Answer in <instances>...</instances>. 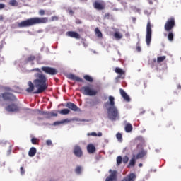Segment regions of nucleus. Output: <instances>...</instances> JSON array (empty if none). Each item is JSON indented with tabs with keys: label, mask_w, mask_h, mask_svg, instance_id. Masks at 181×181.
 <instances>
[{
	"label": "nucleus",
	"mask_w": 181,
	"mask_h": 181,
	"mask_svg": "<svg viewBox=\"0 0 181 181\" xmlns=\"http://www.w3.org/2000/svg\"><path fill=\"white\" fill-rule=\"evenodd\" d=\"M32 71H36L34 74L35 79L33 81H28V88L25 90L27 93H32L33 94H42L45 93L49 84H47V77L46 75L43 74L40 69L35 68L32 70Z\"/></svg>",
	"instance_id": "obj_1"
},
{
	"label": "nucleus",
	"mask_w": 181,
	"mask_h": 181,
	"mask_svg": "<svg viewBox=\"0 0 181 181\" xmlns=\"http://www.w3.org/2000/svg\"><path fill=\"white\" fill-rule=\"evenodd\" d=\"M49 18L47 17H34L23 21L18 23L19 28H29L35 25H40L41 23H47Z\"/></svg>",
	"instance_id": "obj_2"
},
{
	"label": "nucleus",
	"mask_w": 181,
	"mask_h": 181,
	"mask_svg": "<svg viewBox=\"0 0 181 181\" xmlns=\"http://www.w3.org/2000/svg\"><path fill=\"white\" fill-rule=\"evenodd\" d=\"M80 93L83 95H88L89 97H94L98 94V90L93 89L90 86H85L79 89Z\"/></svg>",
	"instance_id": "obj_3"
},
{
	"label": "nucleus",
	"mask_w": 181,
	"mask_h": 181,
	"mask_svg": "<svg viewBox=\"0 0 181 181\" xmlns=\"http://www.w3.org/2000/svg\"><path fill=\"white\" fill-rule=\"evenodd\" d=\"M106 108L109 119L115 121L118 118V109H117V107H107Z\"/></svg>",
	"instance_id": "obj_4"
},
{
	"label": "nucleus",
	"mask_w": 181,
	"mask_h": 181,
	"mask_svg": "<svg viewBox=\"0 0 181 181\" xmlns=\"http://www.w3.org/2000/svg\"><path fill=\"white\" fill-rule=\"evenodd\" d=\"M151 40H152V27L151 25V21H148L146 25V43L147 46L151 45Z\"/></svg>",
	"instance_id": "obj_5"
},
{
	"label": "nucleus",
	"mask_w": 181,
	"mask_h": 181,
	"mask_svg": "<svg viewBox=\"0 0 181 181\" xmlns=\"http://www.w3.org/2000/svg\"><path fill=\"white\" fill-rule=\"evenodd\" d=\"M175 25L176 22L173 17H170V18H168L164 25V29L165 32H170L172 29L175 28Z\"/></svg>",
	"instance_id": "obj_6"
},
{
	"label": "nucleus",
	"mask_w": 181,
	"mask_h": 181,
	"mask_svg": "<svg viewBox=\"0 0 181 181\" xmlns=\"http://www.w3.org/2000/svg\"><path fill=\"white\" fill-rule=\"evenodd\" d=\"M40 70L45 73V74H49V76H56L59 71H57L55 68L50 66H42Z\"/></svg>",
	"instance_id": "obj_7"
},
{
	"label": "nucleus",
	"mask_w": 181,
	"mask_h": 181,
	"mask_svg": "<svg viewBox=\"0 0 181 181\" xmlns=\"http://www.w3.org/2000/svg\"><path fill=\"white\" fill-rule=\"evenodd\" d=\"M2 98L4 101H10L11 103L16 101V96L11 93V92H5L2 93Z\"/></svg>",
	"instance_id": "obj_8"
},
{
	"label": "nucleus",
	"mask_w": 181,
	"mask_h": 181,
	"mask_svg": "<svg viewBox=\"0 0 181 181\" xmlns=\"http://www.w3.org/2000/svg\"><path fill=\"white\" fill-rule=\"evenodd\" d=\"M6 111L8 112H18L21 111V107L16 103H11L5 107Z\"/></svg>",
	"instance_id": "obj_9"
},
{
	"label": "nucleus",
	"mask_w": 181,
	"mask_h": 181,
	"mask_svg": "<svg viewBox=\"0 0 181 181\" xmlns=\"http://www.w3.org/2000/svg\"><path fill=\"white\" fill-rule=\"evenodd\" d=\"M110 175L106 177L105 181H117V170H109Z\"/></svg>",
	"instance_id": "obj_10"
},
{
	"label": "nucleus",
	"mask_w": 181,
	"mask_h": 181,
	"mask_svg": "<svg viewBox=\"0 0 181 181\" xmlns=\"http://www.w3.org/2000/svg\"><path fill=\"white\" fill-rule=\"evenodd\" d=\"M115 72L118 74V76L116 77V80H119V78H125V71H124L122 69L116 67L115 69Z\"/></svg>",
	"instance_id": "obj_11"
},
{
	"label": "nucleus",
	"mask_w": 181,
	"mask_h": 181,
	"mask_svg": "<svg viewBox=\"0 0 181 181\" xmlns=\"http://www.w3.org/2000/svg\"><path fill=\"white\" fill-rule=\"evenodd\" d=\"M93 8L98 11H103V9H105V3L104 1H95Z\"/></svg>",
	"instance_id": "obj_12"
},
{
	"label": "nucleus",
	"mask_w": 181,
	"mask_h": 181,
	"mask_svg": "<svg viewBox=\"0 0 181 181\" xmlns=\"http://www.w3.org/2000/svg\"><path fill=\"white\" fill-rule=\"evenodd\" d=\"M73 152L75 156H76L77 158H81L83 156V150L81 149V147H80V146H75L74 147Z\"/></svg>",
	"instance_id": "obj_13"
},
{
	"label": "nucleus",
	"mask_w": 181,
	"mask_h": 181,
	"mask_svg": "<svg viewBox=\"0 0 181 181\" xmlns=\"http://www.w3.org/2000/svg\"><path fill=\"white\" fill-rule=\"evenodd\" d=\"M67 78L69 80H73L74 81H78V83H84V80L83 78L73 74H69L66 76Z\"/></svg>",
	"instance_id": "obj_14"
},
{
	"label": "nucleus",
	"mask_w": 181,
	"mask_h": 181,
	"mask_svg": "<svg viewBox=\"0 0 181 181\" xmlns=\"http://www.w3.org/2000/svg\"><path fill=\"white\" fill-rule=\"evenodd\" d=\"M148 154V151L142 148L136 156H133V158L136 159H142L144 156H146Z\"/></svg>",
	"instance_id": "obj_15"
},
{
	"label": "nucleus",
	"mask_w": 181,
	"mask_h": 181,
	"mask_svg": "<svg viewBox=\"0 0 181 181\" xmlns=\"http://www.w3.org/2000/svg\"><path fill=\"white\" fill-rule=\"evenodd\" d=\"M119 93H120L121 96L122 97V98L124 100V101H127V103H129V101H131V98H129V95H128V94H127V92H125V90H124V89L120 88Z\"/></svg>",
	"instance_id": "obj_16"
},
{
	"label": "nucleus",
	"mask_w": 181,
	"mask_h": 181,
	"mask_svg": "<svg viewBox=\"0 0 181 181\" xmlns=\"http://www.w3.org/2000/svg\"><path fill=\"white\" fill-rule=\"evenodd\" d=\"M66 35H68L69 37H74V39H81V36H80V34L76 31H68L66 33Z\"/></svg>",
	"instance_id": "obj_17"
},
{
	"label": "nucleus",
	"mask_w": 181,
	"mask_h": 181,
	"mask_svg": "<svg viewBox=\"0 0 181 181\" xmlns=\"http://www.w3.org/2000/svg\"><path fill=\"white\" fill-rule=\"evenodd\" d=\"M106 108L107 107H115V98L114 96H109V102L105 104Z\"/></svg>",
	"instance_id": "obj_18"
},
{
	"label": "nucleus",
	"mask_w": 181,
	"mask_h": 181,
	"mask_svg": "<svg viewBox=\"0 0 181 181\" xmlns=\"http://www.w3.org/2000/svg\"><path fill=\"white\" fill-rule=\"evenodd\" d=\"M66 107H67V108H69V110H71L72 111H78L80 110V108H78V107H77L76 104L71 102L66 103Z\"/></svg>",
	"instance_id": "obj_19"
},
{
	"label": "nucleus",
	"mask_w": 181,
	"mask_h": 181,
	"mask_svg": "<svg viewBox=\"0 0 181 181\" xmlns=\"http://www.w3.org/2000/svg\"><path fill=\"white\" fill-rule=\"evenodd\" d=\"M123 179L126 181H135L136 180V175H135L134 173H132L128 174L127 176Z\"/></svg>",
	"instance_id": "obj_20"
},
{
	"label": "nucleus",
	"mask_w": 181,
	"mask_h": 181,
	"mask_svg": "<svg viewBox=\"0 0 181 181\" xmlns=\"http://www.w3.org/2000/svg\"><path fill=\"white\" fill-rule=\"evenodd\" d=\"M87 151L88 153H94L95 152V146L93 144H90L87 146Z\"/></svg>",
	"instance_id": "obj_21"
},
{
	"label": "nucleus",
	"mask_w": 181,
	"mask_h": 181,
	"mask_svg": "<svg viewBox=\"0 0 181 181\" xmlns=\"http://www.w3.org/2000/svg\"><path fill=\"white\" fill-rule=\"evenodd\" d=\"M135 142L136 144H145V139H144V137H142V136H139L135 139Z\"/></svg>",
	"instance_id": "obj_22"
},
{
	"label": "nucleus",
	"mask_w": 181,
	"mask_h": 181,
	"mask_svg": "<svg viewBox=\"0 0 181 181\" xmlns=\"http://www.w3.org/2000/svg\"><path fill=\"white\" fill-rule=\"evenodd\" d=\"M36 148L32 147L28 152V155L32 158L36 155Z\"/></svg>",
	"instance_id": "obj_23"
},
{
	"label": "nucleus",
	"mask_w": 181,
	"mask_h": 181,
	"mask_svg": "<svg viewBox=\"0 0 181 181\" xmlns=\"http://www.w3.org/2000/svg\"><path fill=\"white\" fill-rule=\"evenodd\" d=\"M70 122V120L69 119H64L60 122H54L53 125H60V124H66Z\"/></svg>",
	"instance_id": "obj_24"
},
{
	"label": "nucleus",
	"mask_w": 181,
	"mask_h": 181,
	"mask_svg": "<svg viewBox=\"0 0 181 181\" xmlns=\"http://www.w3.org/2000/svg\"><path fill=\"white\" fill-rule=\"evenodd\" d=\"M36 59V57L35 55H30L25 60V63H29L30 62H33Z\"/></svg>",
	"instance_id": "obj_25"
},
{
	"label": "nucleus",
	"mask_w": 181,
	"mask_h": 181,
	"mask_svg": "<svg viewBox=\"0 0 181 181\" xmlns=\"http://www.w3.org/2000/svg\"><path fill=\"white\" fill-rule=\"evenodd\" d=\"M124 129L126 132H131L132 131V124H131L130 123H127L125 125Z\"/></svg>",
	"instance_id": "obj_26"
},
{
	"label": "nucleus",
	"mask_w": 181,
	"mask_h": 181,
	"mask_svg": "<svg viewBox=\"0 0 181 181\" xmlns=\"http://www.w3.org/2000/svg\"><path fill=\"white\" fill-rule=\"evenodd\" d=\"M83 78L86 81H88V83H93V81H94V79L90 75H85Z\"/></svg>",
	"instance_id": "obj_27"
},
{
	"label": "nucleus",
	"mask_w": 181,
	"mask_h": 181,
	"mask_svg": "<svg viewBox=\"0 0 181 181\" xmlns=\"http://www.w3.org/2000/svg\"><path fill=\"white\" fill-rule=\"evenodd\" d=\"M88 136H103V133L98 132V134L95 132H91V133H88Z\"/></svg>",
	"instance_id": "obj_28"
},
{
	"label": "nucleus",
	"mask_w": 181,
	"mask_h": 181,
	"mask_svg": "<svg viewBox=\"0 0 181 181\" xmlns=\"http://www.w3.org/2000/svg\"><path fill=\"white\" fill-rule=\"evenodd\" d=\"M173 33L172 31H168V39L170 42H173V37H174Z\"/></svg>",
	"instance_id": "obj_29"
},
{
	"label": "nucleus",
	"mask_w": 181,
	"mask_h": 181,
	"mask_svg": "<svg viewBox=\"0 0 181 181\" xmlns=\"http://www.w3.org/2000/svg\"><path fill=\"white\" fill-rule=\"evenodd\" d=\"M95 33L98 37H103V33H101V31H100V29H98V28H96L95 29Z\"/></svg>",
	"instance_id": "obj_30"
},
{
	"label": "nucleus",
	"mask_w": 181,
	"mask_h": 181,
	"mask_svg": "<svg viewBox=\"0 0 181 181\" xmlns=\"http://www.w3.org/2000/svg\"><path fill=\"white\" fill-rule=\"evenodd\" d=\"M166 60V56H161L157 57V63H162V62H165Z\"/></svg>",
	"instance_id": "obj_31"
},
{
	"label": "nucleus",
	"mask_w": 181,
	"mask_h": 181,
	"mask_svg": "<svg viewBox=\"0 0 181 181\" xmlns=\"http://www.w3.org/2000/svg\"><path fill=\"white\" fill-rule=\"evenodd\" d=\"M59 114H62V115H67V114H70V110L69 109H62Z\"/></svg>",
	"instance_id": "obj_32"
},
{
	"label": "nucleus",
	"mask_w": 181,
	"mask_h": 181,
	"mask_svg": "<svg viewBox=\"0 0 181 181\" xmlns=\"http://www.w3.org/2000/svg\"><path fill=\"white\" fill-rule=\"evenodd\" d=\"M135 159L136 158L133 157V158L130 160L129 163L128 165V168H131V166L132 167L135 166V163H136Z\"/></svg>",
	"instance_id": "obj_33"
},
{
	"label": "nucleus",
	"mask_w": 181,
	"mask_h": 181,
	"mask_svg": "<svg viewBox=\"0 0 181 181\" xmlns=\"http://www.w3.org/2000/svg\"><path fill=\"white\" fill-rule=\"evenodd\" d=\"M41 115H46V118H50V112L49 111H43L40 112Z\"/></svg>",
	"instance_id": "obj_34"
},
{
	"label": "nucleus",
	"mask_w": 181,
	"mask_h": 181,
	"mask_svg": "<svg viewBox=\"0 0 181 181\" xmlns=\"http://www.w3.org/2000/svg\"><path fill=\"white\" fill-rule=\"evenodd\" d=\"M9 4L11 6H18V1L16 0H11L9 1Z\"/></svg>",
	"instance_id": "obj_35"
},
{
	"label": "nucleus",
	"mask_w": 181,
	"mask_h": 181,
	"mask_svg": "<svg viewBox=\"0 0 181 181\" xmlns=\"http://www.w3.org/2000/svg\"><path fill=\"white\" fill-rule=\"evenodd\" d=\"M121 163H122V157L120 156H117V165L118 166H119V165H120Z\"/></svg>",
	"instance_id": "obj_36"
},
{
	"label": "nucleus",
	"mask_w": 181,
	"mask_h": 181,
	"mask_svg": "<svg viewBox=\"0 0 181 181\" xmlns=\"http://www.w3.org/2000/svg\"><path fill=\"white\" fill-rule=\"evenodd\" d=\"M116 137H117V139H118V141L119 142H122V134L121 133H117L116 134Z\"/></svg>",
	"instance_id": "obj_37"
},
{
	"label": "nucleus",
	"mask_w": 181,
	"mask_h": 181,
	"mask_svg": "<svg viewBox=\"0 0 181 181\" xmlns=\"http://www.w3.org/2000/svg\"><path fill=\"white\" fill-rule=\"evenodd\" d=\"M115 39H122V35H121L118 32H116V33H115Z\"/></svg>",
	"instance_id": "obj_38"
},
{
	"label": "nucleus",
	"mask_w": 181,
	"mask_h": 181,
	"mask_svg": "<svg viewBox=\"0 0 181 181\" xmlns=\"http://www.w3.org/2000/svg\"><path fill=\"white\" fill-rule=\"evenodd\" d=\"M75 172L76 173H77V175H80V173H81V167H76V168L75 169Z\"/></svg>",
	"instance_id": "obj_39"
},
{
	"label": "nucleus",
	"mask_w": 181,
	"mask_h": 181,
	"mask_svg": "<svg viewBox=\"0 0 181 181\" xmlns=\"http://www.w3.org/2000/svg\"><path fill=\"white\" fill-rule=\"evenodd\" d=\"M136 148L137 149H141V151H142V149H144V144L138 143Z\"/></svg>",
	"instance_id": "obj_40"
},
{
	"label": "nucleus",
	"mask_w": 181,
	"mask_h": 181,
	"mask_svg": "<svg viewBox=\"0 0 181 181\" xmlns=\"http://www.w3.org/2000/svg\"><path fill=\"white\" fill-rule=\"evenodd\" d=\"M128 160H129V158H128V156H125L123 158H122V162L123 163H128Z\"/></svg>",
	"instance_id": "obj_41"
},
{
	"label": "nucleus",
	"mask_w": 181,
	"mask_h": 181,
	"mask_svg": "<svg viewBox=\"0 0 181 181\" xmlns=\"http://www.w3.org/2000/svg\"><path fill=\"white\" fill-rule=\"evenodd\" d=\"M31 142L33 145H37V139L36 138H32Z\"/></svg>",
	"instance_id": "obj_42"
},
{
	"label": "nucleus",
	"mask_w": 181,
	"mask_h": 181,
	"mask_svg": "<svg viewBox=\"0 0 181 181\" xmlns=\"http://www.w3.org/2000/svg\"><path fill=\"white\" fill-rule=\"evenodd\" d=\"M59 21V17L57 16H54L51 18V22Z\"/></svg>",
	"instance_id": "obj_43"
},
{
	"label": "nucleus",
	"mask_w": 181,
	"mask_h": 181,
	"mask_svg": "<svg viewBox=\"0 0 181 181\" xmlns=\"http://www.w3.org/2000/svg\"><path fill=\"white\" fill-rule=\"evenodd\" d=\"M52 117H57V113L49 112V118H52Z\"/></svg>",
	"instance_id": "obj_44"
},
{
	"label": "nucleus",
	"mask_w": 181,
	"mask_h": 181,
	"mask_svg": "<svg viewBox=\"0 0 181 181\" xmlns=\"http://www.w3.org/2000/svg\"><path fill=\"white\" fill-rule=\"evenodd\" d=\"M52 140H50V139H48V140H47L46 141V144L48 146H52Z\"/></svg>",
	"instance_id": "obj_45"
},
{
	"label": "nucleus",
	"mask_w": 181,
	"mask_h": 181,
	"mask_svg": "<svg viewBox=\"0 0 181 181\" xmlns=\"http://www.w3.org/2000/svg\"><path fill=\"white\" fill-rule=\"evenodd\" d=\"M39 15H40L41 16H43V15H45V10L43 9L40 10Z\"/></svg>",
	"instance_id": "obj_46"
},
{
	"label": "nucleus",
	"mask_w": 181,
	"mask_h": 181,
	"mask_svg": "<svg viewBox=\"0 0 181 181\" xmlns=\"http://www.w3.org/2000/svg\"><path fill=\"white\" fill-rule=\"evenodd\" d=\"M68 12L69 13V15H74V11H73V10L71 8H68Z\"/></svg>",
	"instance_id": "obj_47"
},
{
	"label": "nucleus",
	"mask_w": 181,
	"mask_h": 181,
	"mask_svg": "<svg viewBox=\"0 0 181 181\" xmlns=\"http://www.w3.org/2000/svg\"><path fill=\"white\" fill-rule=\"evenodd\" d=\"M20 170H21V175H25V169H23V167H21Z\"/></svg>",
	"instance_id": "obj_48"
},
{
	"label": "nucleus",
	"mask_w": 181,
	"mask_h": 181,
	"mask_svg": "<svg viewBox=\"0 0 181 181\" xmlns=\"http://www.w3.org/2000/svg\"><path fill=\"white\" fill-rule=\"evenodd\" d=\"M4 8H5V4H0V9H4Z\"/></svg>",
	"instance_id": "obj_49"
},
{
	"label": "nucleus",
	"mask_w": 181,
	"mask_h": 181,
	"mask_svg": "<svg viewBox=\"0 0 181 181\" xmlns=\"http://www.w3.org/2000/svg\"><path fill=\"white\" fill-rule=\"evenodd\" d=\"M4 90H5L6 91H11V88H9V87H6V88H4Z\"/></svg>",
	"instance_id": "obj_50"
},
{
	"label": "nucleus",
	"mask_w": 181,
	"mask_h": 181,
	"mask_svg": "<svg viewBox=\"0 0 181 181\" xmlns=\"http://www.w3.org/2000/svg\"><path fill=\"white\" fill-rule=\"evenodd\" d=\"M136 50H137L138 52H141V47L137 46L136 48Z\"/></svg>",
	"instance_id": "obj_51"
},
{
	"label": "nucleus",
	"mask_w": 181,
	"mask_h": 181,
	"mask_svg": "<svg viewBox=\"0 0 181 181\" xmlns=\"http://www.w3.org/2000/svg\"><path fill=\"white\" fill-rule=\"evenodd\" d=\"M142 166H143V164L140 163L139 164V168H142Z\"/></svg>",
	"instance_id": "obj_52"
},
{
	"label": "nucleus",
	"mask_w": 181,
	"mask_h": 181,
	"mask_svg": "<svg viewBox=\"0 0 181 181\" xmlns=\"http://www.w3.org/2000/svg\"><path fill=\"white\" fill-rule=\"evenodd\" d=\"M76 23H81V21H76Z\"/></svg>",
	"instance_id": "obj_53"
},
{
	"label": "nucleus",
	"mask_w": 181,
	"mask_h": 181,
	"mask_svg": "<svg viewBox=\"0 0 181 181\" xmlns=\"http://www.w3.org/2000/svg\"><path fill=\"white\" fill-rule=\"evenodd\" d=\"M160 111H161L162 112H163V107L160 109Z\"/></svg>",
	"instance_id": "obj_54"
},
{
	"label": "nucleus",
	"mask_w": 181,
	"mask_h": 181,
	"mask_svg": "<svg viewBox=\"0 0 181 181\" xmlns=\"http://www.w3.org/2000/svg\"><path fill=\"white\" fill-rule=\"evenodd\" d=\"M121 181H127V180L123 178Z\"/></svg>",
	"instance_id": "obj_55"
},
{
	"label": "nucleus",
	"mask_w": 181,
	"mask_h": 181,
	"mask_svg": "<svg viewBox=\"0 0 181 181\" xmlns=\"http://www.w3.org/2000/svg\"><path fill=\"white\" fill-rule=\"evenodd\" d=\"M136 11H137V12H139V8H136Z\"/></svg>",
	"instance_id": "obj_56"
},
{
	"label": "nucleus",
	"mask_w": 181,
	"mask_h": 181,
	"mask_svg": "<svg viewBox=\"0 0 181 181\" xmlns=\"http://www.w3.org/2000/svg\"><path fill=\"white\" fill-rule=\"evenodd\" d=\"M178 88H181V86H178Z\"/></svg>",
	"instance_id": "obj_57"
},
{
	"label": "nucleus",
	"mask_w": 181,
	"mask_h": 181,
	"mask_svg": "<svg viewBox=\"0 0 181 181\" xmlns=\"http://www.w3.org/2000/svg\"><path fill=\"white\" fill-rule=\"evenodd\" d=\"M123 1H124V0H122ZM127 1V2H128V1H129V0H126Z\"/></svg>",
	"instance_id": "obj_58"
},
{
	"label": "nucleus",
	"mask_w": 181,
	"mask_h": 181,
	"mask_svg": "<svg viewBox=\"0 0 181 181\" xmlns=\"http://www.w3.org/2000/svg\"><path fill=\"white\" fill-rule=\"evenodd\" d=\"M181 167H180V168Z\"/></svg>",
	"instance_id": "obj_59"
}]
</instances>
